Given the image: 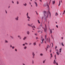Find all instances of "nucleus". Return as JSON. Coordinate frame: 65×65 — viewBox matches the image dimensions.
I'll return each instance as SVG.
<instances>
[{
	"instance_id": "1",
	"label": "nucleus",
	"mask_w": 65,
	"mask_h": 65,
	"mask_svg": "<svg viewBox=\"0 0 65 65\" xmlns=\"http://www.w3.org/2000/svg\"><path fill=\"white\" fill-rule=\"evenodd\" d=\"M43 12L44 14V17L45 18H48V17L50 18H51V14L50 11H48L47 13L45 11H43Z\"/></svg>"
},
{
	"instance_id": "2",
	"label": "nucleus",
	"mask_w": 65,
	"mask_h": 65,
	"mask_svg": "<svg viewBox=\"0 0 65 65\" xmlns=\"http://www.w3.org/2000/svg\"><path fill=\"white\" fill-rule=\"evenodd\" d=\"M45 39L46 40V41H45V43H46V42H49V43H51V40L50 39V38H49L48 39L47 38H46V35H45Z\"/></svg>"
},
{
	"instance_id": "3",
	"label": "nucleus",
	"mask_w": 65,
	"mask_h": 65,
	"mask_svg": "<svg viewBox=\"0 0 65 65\" xmlns=\"http://www.w3.org/2000/svg\"><path fill=\"white\" fill-rule=\"evenodd\" d=\"M51 3V1L49 3H47L46 4H45L43 5L44 6H47L48 8H49V6L48 5L50 4V3Z\"/></svg>"
},
{
	"instance_id": "4",
	"label": "nucleus",
	"mask_w": 65,
	"mask_h": 65,
	"mask_svg": "<svg viewBox=\"0 0 65 65\" xmlns=\"http://www.w3.org/2000/svg\"><path fill=\"white\" fill-rule=\"evenodd\" d=\"M28 14H29V13H28V12L26 14V16L27 17V18L28 19H30V17H29Z\"/></svg>"
},
{
	"instance_id": "5",
	"label": "nucleus",
	"mask_w": 65,
	"mask_h": 65,
	"mask_svg": "<svg viewBox=\"0 0 65 65\" xmlns=\"http://www.w3.org/2000/svg\"><path fill=\"white\" fill-rule=\"evenodd\" d=\"M56 50L57 51L56 52L57 55L58 56H59L60 55V53H59V51H58L57 49H56Z\"/></svg>"
},
{
	"instance_id": "6",
	"label": "nucleus",
	"mask_w": 65,
	"mask_h": 65,
	"mask_svg": "<svg viewBox=\"0 0 65 65\" xmlns=\"http://www.w3.org/2000/svg\"><path fill=\"white\" fill-rule=\"evenodd\" d=\"M32 58H34V57H35V53L34 52H32Z\"/></svg>"
},
{
	"instance_id": "7",
	"label": "nucleus",
	"mask_w": 65,
	"mask_h": 65,
	"mask_svg": "<svg viewBox=\"0 0 65 65\" xmlns=\"http://www.w3.org/2000/svg\"><path fill=\"white\" fill-rule=\"evenodd\" d=\"M47 29H46V25L45 26V28H44V32H46Z\"/></svg>"
},
{
	"instance_id": "8",
	"label": "nucleus",
	"mask_w": 65,
	"mask_h": 65,
	"mask_svg": "<svg viewBox=\"0 0 65 65\" xmlns=\"http://www.w3.org/2000/svg\"><path fill=\"white\" fill-rule=\"evenodd\" d=\"M44 40V39L42 38V41H41V43L42 44L43 43V41Z\"/></svg>"
},
{
	"instance_id": "9",
	"label": "nucleus",
	"mask_w": 65,
	"mask_h": 65,
	"mask_svg": "<svg viewBox=\"0 0 65 65\" xmlns=\"http://www.w3.org/2000/svg\"><path fill=\"white\" fill-rule=\"evenodd\" d=\"M19 17L18 16H17L15 18V20H16V21H18V20H19Z\"/></svg>"
},
{
	"instance_id": "10",
	"label": "nucleus",
	"mask_w": 65,
	"mask_h": 65,
	"mask_svg": "<svg viewBox=\"0 0 65 65\" xmlns=\"http://www.w3.org/2000/svg\"><path fill=\"white\" fill-rule=\"evenodd\" d=\"M35 3L36 7H37V6H38V4H37V3H36V2H35Z\"/></svg>"
},
{
	"instance_id": "11",
	"label": "nucleus",
	"mask_w": 65,
	"mask_h": 65,
	"mask_svg": "<svg viewBox=\"0 0 65 65\" xmlns=\"http://www.w3.org/2000/svg\"><path fill=\"white\" fill-rule=\"evenodd\" d=\"M18 38H19V39H22V38L21 37L20 35L18 36Z\"/></svg>"
},
{
	"instance_id": "12",
	"label": "nucleus",
	"mask_w": 65,
	"mask_h": 65,
	"mask_svg": "<svg viewBox=\"0 0 65 65\" xmlns=\"http://www.w3.org/2000/svg\"><path fill=\"white\" fill-rule=\"evenodd\" d=\"M33 45H34V46H35V45H36V43L35 42L33 43Z\"/></svg>"
},
{
	"instance_id": "13",
	"label": "nucleus",
	"mask_w": 65,
	"mask_h": 65,
	"mask_svg": "<svg viewBox=\"0 0 65 65\" xmlns=\"http://www.w3.org/2000/svg\"><path fill=\"white\" fill-rule=\"evenodd\" d=\"M23 5L24 6H26L27 5V3H25L23 4Z\"/></svg>"
},
{
	"instance_id": "14",
	"label": "nucleus",
	"mask_w": 65,
	"mask_h": 65,
	"mask_svg": "<svg viewBox=\"0 0 65 65\" xmlns=\"http://www.w3.org/2000/svg\"><path fill=\"white\" fill-rule=\"evenodd\" d=\"M23 48L24 50H26V49L27 48V46H25L23 47Z\"/></svg>"
},
{
	"instance_id": "15",
	"label": "nucleus",
	"mask_w": 65,
	"mask_h": 65,
	"mask_svg": "<svg viewBox=\"0 0 65 65\" xmlns=\"http://www.w3.org/2000/svg\"><path fill=\"white\" fill-rule=\"evenodd\" d=\"M31 27L32 28H35V26H31Z\"/></svg>"
},
{
	"instance_id": "16",
	"label": "nucleus",
	"mask_w": 65,
	"mask_h": 65,
	"mask_svg": "<svg viewBox=\"0 0 65 65\" xmlns=\"http://www.w3.org/2000/svg\"><path fill=\"white\" fill-rule=\"evenodd\" d=\"M50 33L51 34H52V29H51L50 30Z\"/></svg>"
},
{
	"instance_id": "17",
	"label": "nucleus",
	"mask_w": 65,
	"mask_h": 65,
	"mask_svg": "<svg viewBox=\"0 0 65 65\" xmlns=\"http://www.w3.org/2000/svg\"><path fill=\"white\" fill-rule=\"evenodd\" d=\"M62 51V49L60 48L59 49V52L60 53H61V51Z\"/></svg>"
},
{
	"instance_id": "18",
	"label": "nucleus",
	"mask_w": 65,
	"mask_h": 65,
	"mask_svg": "<svg viewBox=\"0 0 65 65\" xmlns=\"http://www.w3.org/2000/svg\"><path fill=\"white\" fill-rule=\"evenodd\" d=\"M27 34L28 35H29V34H30V32H29V31H27Z\"/></svg>"
},
{
	"instance_id": "19",
	"label": "nucleus",
	"mask_w": 65,
	"mask_h": 65,
	"mask_svg": "<svg viewBox=\"0 0 65 65\" xmlns=\"http://www.w3.org/2000/svg\"><path fill=\"white\" fill-rule=\"evenodd\" d=\"M54 57L55 60H56L57 58L56 57V54H55Z\"/></svg>"
},
{
	"instance_id": "20",
	"label": "nucleus",
	"mask_w": 65,
	"mask_h": 65,
	"mask_svg": "<svg viewBox=\"0 0 65 65\" xmlns=\"http://www.w3.org/2000/svg\"><path fill=\"white\" fill-rule=\"evenodd\" d=\"M50 56H51V58H52L53 57V55H52V54H50Z\"/></svg>"
},
{
	"instance_id": "21",
	"label": "nucleus",
	"mask_w": 65,
	"mask_h": 65,
	"mask_svg": "<svg viewBox=\"0 0 65 65\" xmlns=\"http://www.w3.org/2000/svg\"><path fill=\"white\" fill-rule=\"evenodd\" d=\"M52 3H53V4H55V1H53L52 2Z\"/></svg>"
},
{
	"instance_id": "22",
	"label": "nucleus",
	"mask_w": 65,
	"mask_h": 65,
	"mask_svg": "<svg viewBox=\"0 0 65 65\" xmlns=\"http://www.w3.org/2000/svg\"><path fill=\"white\" fill-rule=\"evenodd\" d=\"M45 60H43V63H45Z\"/></svg>"
},
{
	"instance_id": "23",
	"label": "nucleus",
	"mask_w": 65,
	"mask_h": 65,
	"mask_svg": "<svg viewBox=\"0 0 65 65\" xmlns=\"http://www.w3.org/2000/svg\"><path fill=\"white\" fill-rule=\"evenodd\" d=\"M26 37H25L24 38H23V40H25V39H26Z\"/></svg>"
},
{
	"instance_id": "24",
	"label": "nucleus",
	"mask_w": 65,
	"mask_h": 65,
	"mask_svg": "<svg viewBox=\"0 0 65 65\" xmlns=\"http://www.w3.org/2000/svg\"><path fill=\"white\" fill-rule=\"evenodd\" d=\"M61 45H62V46H64V45L63 44V42H61Z\"/></svg>"
},
{
	"instance_id": "25",
	"label": "nucleus",
	"mask_w": 65,
	"mask_h": 65,
	"mask_svg": "<svg viewBox=\"0 0 65 65\" xmlns=\"http://www.w3.org/2000/svg\"><path fill=\"white\" fill-rule=\"evenodd\" d=\"M43 54H42V53H41L40 54V55L41 56H43Z\"/></svg>"
},
{
	"instance_id": "26",
	"label": "nucleus",
	"mask_w": 65,
	"mask_h": 65,
	"mask_svg": "<svg viewBox=\"0 0 65 65\" xmlns=\"http://www.w3.org/2000/svg\"><path fill=\"white\" fill-rule=\"evenodd\" d=\"M5 42H6V43H8V41L7 40H5Z\"/></svg>"
},
{
	"instance_id": "27",
	"label": "nucleus",
	"mask_w": 65,
	"mask_h": 65,
	"mask_svg": "<svg viewBox=\"0 0 65 65\" xmlns=\"http://www.w3.org/2000/svg\"><path fill=\"white\" fill-rule=\"evenodd\" d=\"M10 37L11 38H12V39L13 38V36H11Z\"/></svg>"
},
{
	"instance_id": "28",
	"label": "nucleus",
	"mask_w": 65,
	"mask_h": 65,
	"mask_svg": "<svg viewBox=\"0 0 65 65\" xmlns=\"http://www.w3.org/2000/svg\"><path fill=\"white\" fill-rule=\"evenodd\" d=\"M58 13H55V15L56 16H57V15H58Z\"/></svg>"
},
{
	"instance_id": "29",
	"label": "nucleus",
	"mask_w": 65,
	"mask_h": 65,
	"mask_svg": "<svg viewBox=\"0 0 65 65\" xmlns=\"http://www.w3.org/2000/svg\"><path fill=\"white\" fill-rule=\"evenodd\" d=\"M28 26H29V27H31V25L29 24H28Z\"/></svg>"
},
{
	"instance_id": "30",
	"label": "nucleus",
	"mask_w": 65,
	"mask_h": 65,
	"mask_svg": "<svg viewBox=\"0 0 65 65\" xmlns=\"http://www.w3.org/2000/svg\"><path fill=\"white\" fill-rule=\"evenodd\" d=\"M12 49H14V48L15 47L14 46H12Z\"/></svg>"
},
{
	"instance_id": "31",
	"label": "nucleus",
	"mask_w": 65,
	"mask_h": 65,
	"mask_svg": "<svg viewBox=\"0 0 65 65\" xmlns=\"http://www.w3.org/2000/svg\"><path fill=\"white\" fill-rule=\"evenodd\" d=\"M65 10H64V12H63V14H65Z\"/></svg>"
},
{
	"instance_id": "32",
	"label": "nucleus",
	"mask_w": 65,
	"mask_h": 65,
	"mask_svg": "<svg viewBox=\"0 0 65 65\" xmlns=\"http://www.w3.org/2000/svg\"><path fill=\"white\" fill-rule=\"evenodd\" d=\"M38 23H39V24H40V22H39V20H38Z\"/></svg>"
},
{
	"instance_id": "33",
	"label": "nucleus",
	"mask_w": 65,
	"mask_h": 65,
	"mask_svg": "<svg viewBox=\"0 0 65 65\" xmlns=\"http://www.w3.org/2000/svg\"><path fill=\"white\" fill-rule=\"evenodd\" d=\"M51 44L52 45V47H53V43H52Z\"/></svg>"
},
{
	"instance_id": "34",
	"label": "nucleus",
	"mask_w": 65,
	"mask_h": 65,
	"mask_svg": "<svg viewBox=\"0 0 65 65\" xmlns=\"http://www.w3.org/2000/svg\"><path fill=\"white\" fill-rule=\"evenodd\" d=\"M10 47H12V45H10Z\"/></svg>"
},
{
	"instance_id": "35",
	"label": "nucleus",
	"mask_w": 65,
	"mask_h": 65,
	"mask_svg": "<svg viewBox=\"0 0 65 65\" xmlns=\"http://www.w3.org/2000/svg\"><path fill=\"white\" fill-rule=\"evenodd\" d=\"M29 4L30 5H31V3L30 2H29Z\"/></svg>"
},
{
	"instance_id": "36",
	"label": "nucleus",
	"mask_w": 65,
	"mask_h": 65,
	"mask_svg": "<svg viewBox=\"0 0 65 65\" xmlns=\"http://www.w3.org/2000/svg\"><path fill=\"white\" fill-rule=\"evenodd\" d=\"M57 48V46H55V50H56V48Z\"/></svg>"
},
{
	"instance_id": "37",
	"label": "nucleus",
	"mask_w": 65,
	"mask_h": 65,
	"mask_svg": "<svg viewBox=\"0 0 65 65\" xmlns=\"http://www.w3.org/2000/svg\"><path fill=\"white\" fill-rule=\"evenodd\" d=\"M25 44H26V45H28V44L27 43H25Z\"/></svg>"
},
{
	"instance_id": "38",
	"label": "nucleus",
	"mask_w": 65,
	"mask_h": 65,
	"mask_svg": "<svg viewBox=\"0 0 65 65\" xmlns=\"http://www.w3.org/2000/svg\"><path fill=\"white\" fill-rule=\"evenodd\" d=\"M51 38H53V36L52 35H51Z\"/></svg>"
},
{
	"instance_id": "39",
	"label": "nucleus",
	"mask_w": 65,
	"mask_h": 65,
	"mask_svg": "<svg viewBox=\"0 0 65 65\" xmlns=\"http://www.w3.org/2000/svg\"><path fill=\"white\" fill-rule=\"evenodd\" d=\"M38 33H40V31H38Z\"/></svg>"
},
{
	"instance_id": "40",
	"label": "nucleus",
	"mask_w": 65,
	"mask_h": 65,
	"mask_svg": "<svg viewBox=\"0 0 65 65\" xmlns=\"http://www.w3.org/2000/svg\"><path fill=\"white\" fill-rule=\"evenodd\" d=\"M56 27H57V28H58V26L57 25H56Z\"/></svg>"
},
{
	"instance_id": "41",
	"label": "nucleus",
	"mask_w": 65,
	"mask_h": 65,
	"mask_svg": "<svg viewBox=\"0 0 65 65\" xmlns=\"http://www.w3.org/2000/svg\"><path fill=\"white\" fill-rule=\"evenodd\" d=\"M29 45H31V44H32V43H29Z\"/></svg>"
},
{
	"instance_id": "42",
	"label": "nucleus",
	"mask_w": 65,
	"mask_h": 65,
	"mask_svg": "<svg viewBox=\"0 0 65 65\" xmlns=\"http://www.w3.org/2000/svg\"><path fill=\"white\" fill-rule=\"evenodd\" d=\"M23 46H25V44H23Z\"/></svg>"
},
{
	"instance_id": "43",
	"label": "nucleus",
	"mask_w": 65,
	"mask_h": 65,
	"mask_svg": "<svg viewBox=\"0 0 65 65\" xmlns=\"http://www.w3.org/2000/svg\"><path fill=\"white\" fill-rule=\"evenodd\" d=\"M17 4H19V2L17 1Z\"/></svg>"
},
{
	"instance_id": "44",
	"label": "nucleus",
	"mask_w": 65,
	"mask_h": 65,
	"mask_svg": "<svg viewBox=\"0 0 65 65\" xmlns=\"http://www.w3.org/2000/svg\"><path fill=\"white\" fill-rule=\"evenodd\" d=\"M48 47H50V46H48L47 47V48H48Z\"/></svg>"
},
{
	"instance_id": "45",
	"label": "nucleus",
	"mask_w": 65,
	"mask_h": 65,
	"mask_svg": "<svg viewBox=\"0 0 65 65\" xmlns=\"http://www.w3.org/2000/svg\"><path fill=\"white\" fill-rule=\"evenodd\" d=\"M12 3H13H13H14V2H13V1H12Z\"/></svg>"
},
{
	"instance_id": "46",
	"label": "nucleus",
	"mask_w": 65,
	"mask_h": 65,
	"mask_svg": "<svg viewBox=\"0 0 65 65\" xmlns=\"http://www.w3.org/2000/svg\"><path fill=\"white\" fill-rule=\"evenodd\" d=\"M32 64H34V61H32Z\"/></svg>"
},
{
	"instance_id": "47",
	"label": "nucleus",
	"mask_w": 65,
	"mask_h": 65,
	"mask_svg": "<svg viewBox=\"0 0 65 65\" xmlns=\"http://www.w3.org/2000/svg\"><path fill=\"white\" fill-rule=\"evenodd\" d=\"M58 5H59V6H60V3H59Z\"/></svg>"
},
{
	"instance_id": "48",
	"label": "nucleus",
	"mask_w": 65,
	"mask_h": 65,
	"mask_svg": "<svg viewBox=\"0 0 65 65\" xmlns=\"http://www.w3.org/2000/svg\"><path fill=\"white\" fill-rule=\"evenodd\" d=\"M39 1L40 2H42V0H40Z\"/></svg>"
},
{
	"instance_id": "49",
	"label": "nucleus",
	"mask_w": 65,
	"mask_h": 65,
	"mask_svg": "<svg viewBox=\"0 0 65 65\" xmlns=\"http://www.w3.org/2000/svg\"><path fill=\"white\" fill-rule=\"evenodd\" d=\"M50 53H51L52 52V50H51L50 51Z\"/></svg>"
},
{
	"instance_id": "50",
	"label": "nucleus",
	"mask_w": 65,
	"mask_h": 65,
	"mask_svg": "<svg viewBox=\"0 0 65 65\" xmlns=\"http://www.w3.org/2000/svg\"><path fill=\"white\" fill-rule=\"evenodd\" d=\"M27 20L28 21H30V20L29 19H28Z\"/></svg>"
},
{
	"instance_id": "51",
	"label": "nucleus",
	"mask_w": 65,
	"mask_h": 65,
	"mask_svg": "<svg viewBox=\"0 0 65 65\" xmlns=\"http://www.w3.org/2000/svg\"><path fill=\"white\" fill-rule=\"evenodd\" d=\"M40 33H43V32L42 31H41Z\"/></svg>"
},
{
	"instance_id": "52",
	"label": "nucleus",
	"mask_w": 65,
	"mask_h": 65,
	"mask_svg": "<svg viewBox=\"0 0 65 65\" xmlns=\"http://www.w3.org/2000/svg\"><path fill=\"white\" fill-rule=\"evenodd\" d=\"M35 35H37V34H35Z\"/></svg>"
},
{
	"instance_id": "53",
	"label": "nucleus",
	"mask_w": 65,
	"mask_h": 65,
	"mask_svg": "<svg viewBox=\"0 0 65 65\" xmlns=\"http://www.w3.org/2000/svg\"><path fill=\"white\" fill-rule=\"evenodd\" d=\"M15 51H16V52H17V49H15Z\"/></svg>"
},
{
	"instance_id": "54",
	"label": "nucleus",
	"mask_w": 65,
	"mask_h": 65,
	"mask_svg": "<svg viewBox=\"0 0 65 65\" xmlns=\"http://www.w3.org/2000/svg\"><path fill=\"white\" fill-rule=\"evenodd\" d=\"M61 39H63V37H62Z\"/></svg>"
},
{
	"instance_id": "55",
	"label": "nucleus",
	"mask_w": 65,
	"mask_h": 65,
	"mask_svg": "<svg viewBox=\"0 0 65 65\" xmlns=\"http://www.w3.org/2000/svg\"><path fill=\"white\" fill-rule=\"evenodd\" d=\"M23 65H25V64L24 63H23Z\"/></svg>"
},
{
	"instance_id": "56",
	"label": "nucleus",
	"mask_w": 65,
	"mask_h": 65,
	"mask_svg": "<svg viewBox=\"0 0 65 65\" xmlns=\"http://www.w3.org/2000/svg\"><path fill=\"white\" fill-rule=\"evenodd\" d=\"M36 12V13L37 14H38V13H37V12Z\"/></svg>"
},
{
	"instance_id": "57",
	"label": "nucleus",
	"mask_w": 65,
	"mask_h": 65,
	"mask_svg": "<svg viewBox=\"0 0 65 65\" xmlns=\"http://www.w3.org/2000/svg\"><path fill=\"white\" fill-rule=\"evenodd\" d=\"M36 39H38V37H37V38H36Z\"/></svg>"
},
{
	"instance_id": "58",
	"label": "nucleus",
	"mask_w": 65,
	"mask_h": 65,
	"mask_svg": "<svg viewBox=\"0 0 65 65\" xmlns=\"http://www.w3.org/2000/svg\"><path fill=\"white\" fill-rule=\"evenodd\" d=\"M6 13H7V11H6Z\"/></svg>"
},
{
	"instance_id": "59",
	"label": "nucleus",
	"mask_w": 65,
	"mask_h": 65,
	"mask_svg": "<svg viewBox=\"0 0 65 65\" xmlns=\"http://www.w3.org/2000/svg\"><path fill=\"white\" fill-rule=\"evenodd\" d=\"M10 7V6H9L8 7V8H9V7Z\"/></svg>"
},
{
	"instance_id": "60",
	"label": "nucleus",
	"mask_w": 65,
	"mask_h": 65,
	"mask_svg": "<svg viewBox=\"0 0 65 65\" xmlns=\"http://www.w3.org/2000/svg\"><path fill=\"white\" fill-rule=\"evenodd\" d=\"M61 3H62V0H61Z\"/></svg>"
},
{
	"instance_id": "61",
	"label": "nucleus",
	"mask_w": 65,
	"mask_h": 65,
	"mask_svg": "<svg viewBox=\"0 0 65 65\" xmlns=\"http://www.w3.org/2000/svg\"><path fill=\"white\" fill-rule=\"evenodd\" d=\"M52 30H54V29H52Z\"/></svg>"
},
{
	"instance_id": "62",
	"label": "nucleus",
	"mask_w": 65,
	"mask_h": 65,
	"mask_svg": "<svg viewBox=\"0 0 65 65\" xmlns=\"http://www.w3.org/2000/svg\"><path fill=\"white\" fill-rule=\"evenodd\" d=\"M61 1H59V3H60Z\"/></svg>"
},
{
	"instance_id": "63",
	"label": "nucleus",
	"mask_w": 65,
	"mask_h": 65,
	"mask_svg": "<svg viewBox=\"0 0 65 65\" xmlns=\"http://www.w3.org/2000/svg\"><path fill=\"white\" fill-rule=\"evenodd\" d=\"M31 7H32V5H31Z\"/></svg>"
},
{
	"instance_id": "64",
	"label": "nucleus",
	"mask_w": 65,
	"mask_h": 65,
	"mask_svg": "<svg viewBox=\"0 0 65 65\" xmlns=\"http://www.w3.org/2000/svg\"><path fill=\"white\" fill-rule=\"evenodd\" d=\"M30 0V1H32V0Z\"/></svg>"
}]
</instances>
